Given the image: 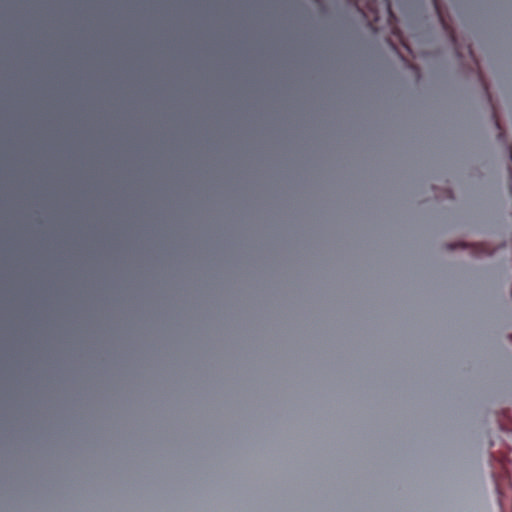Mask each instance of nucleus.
Instances as JSON below:
<instances>
[{
  "label": "nucleus",
  "instance_id": "nucleus-4",
  "mask_svg": "<svg viewBox=\"0 0 512 512\" xmlns=\"http://www.w3.org/2000/svg\"><path fill=\"white\" fill-rule=\"evenodd\" d=\"M450 36L452 38V41L455 42V36H454L453 32H450Z\"/></svg>",
  "mask_w": 512,
  "mask_h": 512
},
{
  "label": "nucleus",
  "instance_id": "nucleus-1",
  "mask_svg": "<svg viewBox=\"0 0 512 512\" xmlns=\"http://www.w3.org/2000/svg\"><path fill=\"white\" fill-rule=\"evenodd\" d=\"M474 251L477 254H485V255H491L493 253V250L485 243L477 244L474 248Z\"/></svg>",
  "mask_w": 512,
  "mask_h": 512
},
{
  "label": "nucleus",
  "instance_id": "nucleus-3",
  "mask_svg": "<svg viewBox=\"0 0 512 512\" xmlns=\"http://www.w3.org/2000/svg\"><path fill=\"white\" fill-rule=\"evenodd\" d=\"M383 4H384V6H385V8L387 10V13L389 14V17L390 18L394 17L392 9H391L390 0H383Z\"/></svg>",
  "mask_w": 512,
  "mask_h": 512
},
{
  "label": "nucleus",
  "instance_id": "nucleus-6",
  "mask_svg": "<svg viewBox=\"0 0 512 512\" xmlns=\"http://www.w3.org/2000/svg\"><path fill=\"white\" fill-rule=\"evenodd\" d=\"M509 153H510V159H511V161H512V149H511V148H510Z\"/></svg>",
  "mask_w": 512,
  "mask_h": 512
},
{
  "label": "nucleus",
  "instance_id": "nucleus-5",
  "mask_svg": "<svg viewBox=\"0 0 512 512\" xmlns=\"http://www.w3.org/2000/svg\"><path fill=\"white\" fill-rule=\"evenodd\" d=\"M404 46L407 48V51H409L412 54L410 48L405 43H404Z\"/></svg>",
  "mask_w": 512,
  "mask_h": 512
},
{
  "label": "nucleus",
  "instance_id": "nucleus-2",
  "mask_svg": "<svg viewBox=\"0 0 512 512\" xmlns=\"http://www.w3.org/2000/svg\"><path fill=\"white\" fill-rule=\"evenodd\" d=\"M432 1H433V4H434V7H435V10H436V12H437V14H438V16H439V18H440V20H441V22H442V24H443L444 28H445V29H448V28H447V26H446V24L444 23L443 18H442L441 11H440V7H439V4H438V0H432Z\"/></svg>",
  "mask_w": 512,
  "mask_h": 512
}]
</instances>
